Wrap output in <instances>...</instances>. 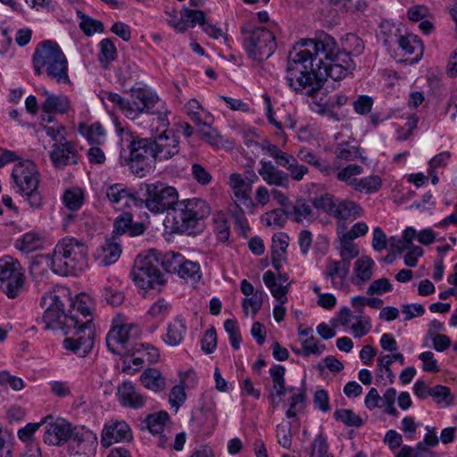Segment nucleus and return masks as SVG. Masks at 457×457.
Segmentation results:
<instances>
[{"label": "nucleus", "instance_id": "59", "mask_svg": "<svg viewBox=\"0 0 457 457\" xmlns=\"http://www.w3.org/2000/svg\"><path fill=\"white\" fill-rule=\"evenodd\" d=\"M182 15L183 19L186 21V24L191 27H195L196 24L202 26L205 22L204 13L200 10L185 8L182 12Z\"/></svg>", "mask_w": 457, "mask_h": 457}, {"label": "nucleus", "instance_id": "36", "mask_svg": "<svg viewBox=\"0 0 457 457\" xmlns=\"http://www.w3.org/2000/svg\"><path fill=\"white\" fill-rule=\"evenodd\" d=\"M361 212L362 208L358 204L349 200H342L337 202L334 217L337 219L346 220L351 217H359Z\"/></svg>", "mask_w": 457, "mask_h": 457}, {"label": "nucleus", "instance_id": "29", "mask_svg": "<svg viewBox=\"0 0 457 457\" xmlns=\"http://www.w3.org/2000/svg\"><path fill=\"white\" fill-rule=\"evenodd\" d=\"M187 113L190 120L197 125H207L213 121L212 115L204 111L196 99H191L186 105Z\"/></svg>", "mask_w": 457, "mask_h": 457}, {"label": "nucleus", "instance_id": "25", "mask_svg": "<svg viewBox=\"0 0 457 457\" xmlns=\"http://www.w3.org/2000/svg\"><path fill=\"white\" fill-rule=\"evenodd\" d=\"M121 403L131 408H140L145 404L144 397L136 390L131 382H124L118 389Z\"/></svg>", "mask_w": 457, "mask_h": 457}, {"label": "nucleus", "instance_id": "21", "mask_svg": "<svg viewBox=\"0 0 457 457\" xmlns=\"http://www.w3.org/2000/svg\"><path fill=\"white\" fill-rule=\"evenodd\" d=\"M260 164L258 173L268 185L288 188L290 180L287 172L278 169L271 162L261 161Z\"/></svg>", "mask_w": 457, "mask_h": 457}, {"label": "nucleus", "instance_id": "27", "mask_svg": "<svg viewBox=\"0 0 457 457\" xmlns=\"http://www.w3.org/2000/svg\"><path fill=\"white\" fill-rule=\"evenodd\" d=\"M398 46L404 54H415V60H419L423 54V44L418 36L408 34L402 35L398 38Z\"/></svg>", "mask_w": 457, "mask_h": 457}, {"label": "nucleus", "instance_id": "46", "mask_svg": "<svg viewBox=\"0 0 457 457\" xmlns=\"http://www.w3.org/2000/svg\"><path fill=\"white\" fill-rule=\"evenodd\" d=\"M100 62L104 67H107L109 63L114 61L117 57V50L113 42L110 38H104L100 42Z\"/></svg>", "mask_w": 457, "mask_h": 457}, {"label": "nucleus", "instance_id": "23", "mask_svg": "<svg viewBox=\"0 0 457 457\" xmlns=\"http://www.w3.org/2000/svg\"><path fill=\"white\" fill-rule=\"evenodd\" d=\"M46 100L41 105L44 112L66 113L70 109V100L63 95L50 94L46 89L42 90Z\"/></svg>", "mask_w": 457, "mask_h": 457}, {"label": "nucleus", "instance_id": "62", "mask_svg": "<svg viewBox=\"0 0 457 457\" xmlns=\"http://www.w3.org/2000/svg\"><path fill=\"white\" fill-rule=\"evenodd\" d=\"M393 289L392 284L389 279L382 278L374 280L367 290L368 295H382Z\"/></svg>", "mask_w": 457, "mask_h": 457}, {"label": "nucleus", "instance_id": "55", "mask_svg": "<svg viewBox=\"0 0 457 457\" xmlns=\"http://www.w3.org/2000/svg\"><path fill=\"white\" fill-rule=\"evenodd\" d=\"M197 133L201 139L212 145L218 146L222 142L221 137L215 129L211 127V123L203 125V127L198 129Z\"/></svg>", "mask_w": 457, "mask_h": 457}, {"label": "nucleus", "instance_id": "45", "mask_svg": "<svg viewBox=\"0 0 457 457\" xmlns=\"http://www.w3.org/2000/svg\"><path fill=\"white\" fill-rule=\"evenodd\" d=\"M334 418L348 427H361L362 419L350 409H340L334 412Z\"/></svg>", "mask_w": 457, "mask_h": 457}, {"label": "nucleus", "instance_id": "39", "mask_svg": "<svg viewBox=\"0 0 457 457\" xmlns=\"http://www.w3.org/2000/svg\"><path fill=\"white\" fill-rule=\"evenodd\" d=\"M169 418V414L166 411H159L157 413L149 414L144 422L153 435H157L165 431V426Z\"/></svg>", "mask_w": 457, "mask_h": 457}, {"label": "nucleus", "instance_id": "4", "mask_svg": "<svg viewBox=\"0 0 457 457\" xmlns=\"http://www.w3.org/2000/svg\"><path fill=\"white\" fill-rule=\"evenodd\" d=\"M210 213V206L201 198L179 201L173 210L169 212L172 221L171 229L175 233H191L198 222L208 217Z\"/></svg>", "mask_w": 457, "mask_h": 457}, {"label": "nucleus", "instance_id": "51", "mask_svg": "<svg viewBox=\"0 0 457 457\" xmlns=\"http://www.w3.org/2000/svg\"><path fill=\"white\" fill-rule=\"evenodd\" d=\"M12 433L0 423V457L12 456Z\"/></svg>", "mask_w": 457, "mask_h": 457}, {"label": "nucleus", "instance_id": "7", "mask_svg": "<svg viewBox=\"0 0 457 457\" xmlns=\"http://www.w3.org/2000/svg\"><path fill=\"white\" fill-rule=\"evenodd\" d=\"M129 154L121 152L120 163L139 178L145 175L150 167V159L154 161V148L152 138H133L129 145Z\"/></svg>", "mask_w": 457, "mask_h": 457}, {"label": "nucleus", "instance_id": "30", "mask_svg": "<svg viewBox=\"0 0 457 457\" xmlns=\"http://www.w3.org/2000/svg\"><path fill=\"white\" fill-rule=\"evenodd\" d=\"M187 326L181 319H175L168 325L164 341L171 346L179 345L184 339Z\"/></svg>", "mask_w": 457, "mask_h": 457}, {"label": "nucleus", "instance_id": "28", "mask_svg": "<svg viewBox=\"0 0 457 457\" xmlns=\"http://www.w3.org/2000/svg\"><path fill=\"white\" fill-rule=\"evenodd\" d=\"M263 282L278 303H285L287 301L286 295L288 291L289 284L283 285L278 282L274 272L271 270H268L263 274Z\"/></svg>", "mask_w": 457, "mask_h": 457}, {"label": "nucleus", "instance_id": "33", "mask_svg": "<svg viewBox=\"0 0 457 457\" xmlns=\"http://www.w3.org/2000/svg\"><path fill=\"white\" fill-rule=\"evenodd\" d=\"M121 253V247L117 237L114 236L106 240L102 246V260L104 265H111L118 261Z\"/></svg>", "mask_w": 457, "mask_h": 457}, {"label": "nucleus", "instance_id": "53", "mask_svg": "<svg viewBox=\"0 0 457 457\" xmlns=\"http://www.w3.org/2000/svg\"><path fill=\"white\" fill-rule=\"evenodd\" d=\"M73 441L77 443L78 453L83 454H87L94 452L97 445L96 437L93 436L92 435L82 436H76Z\"/></svg>", "mask_w": 457, "mask_h": 457}, {"label": "nucleus", "instance_id": "18", "mask_svg": "<svg viewBox=\"0 0 457 457\" xmlns=\"http://www.w3.org/2000/svg\"><path fill=\"white\" fill-rule=\"evenodd\" d=\"M344 64H330L324 62L322 65H316L318 75L321 73L320 84L323 87L324 82L328 78L337 81L345 78L350 72L355 69V64L351 57L344 55L342 57Z\"/></svg>", "mask_w": 457, "mask_h": 457}, {"label": "nucleus", "instance_id": "41", "mask_svg": "<svg viewBox=\"0 0 457 457\" xmlns=\"http://www.w3.org/2000/svg\"><path fill=\"white\" fill-rule=\"evenodd\" d=\"M374 262L369 256H362L354 262V274L361 281H368L372 277Z\"/></svg>", "mask_w": 457, "mask_h": 457}, {"label": "nucleus", "instance_id": "3", "mask_svg": "<svg viewBox=\"0 0 457 457\" xmlns=\"http://www.w3.org/2000/svg\"><path fill=\"white\" fill-rule=\"evenodd\" d=\"M87 247L76 238H63L56 245L51 257L54 273L78 275L87 266Z\"/></svg>", "mask_w": 457, "mask_h": 457}, {"label": "nucleus", "instance_id": "48", "mask_svg": "<svg viewBox=\"0 0 457 457\" xmlns=\"http://www.w3.org/2000/svg\"><path fill=\"white\" fill-rule=\"evenodd\" d=\"M364 45L362 40L354 34H348L343 41V50L348 55L357 56L362 53Z\"/></svg>", "mask_w": 457, "mask_h": 457}, {"label": "nucleus", "instance_id": "31", "mask_svg": "<svg viewBox=\"0 0 457 457\" xmlns=\"http://www.w3.org/2000/svg\"><path fill=\"white\" fill-rule=\"evenodd\" d=\"M298 161H302L309 165L315 167L317 170L326 175H329L332 168L324 161H322L317 154L307 148H301L296 153Z\"/></svg>", "mask_w": 457, "mask_h": 457}, {"label": "nucleus", "instance_id": "44", "mask_svg": "<svg viewBox=\"0 0 457 457\" xmlns=\"http://www.w3.org/2000/svg\"><path fill=\"white\" fill-rule=\"evenodd\" d=\"M363 172V168L357 164H349L346 167L339 170L337 173V180L346 183L352 188L355 184L357 178L355 176L361 175Z\"/></svg>", "mask_w": 457, "mask_h": 457}, {"label": "nucleus", "instance_id": "49", "mask_svg": "<svg viewBox=\"0 0 457 457\" xmlns=\"http://www.w3.org/2000/svg\"><path fill=\"white\" fill-rule=\"evenodd\" d=\"M288 217V211L286 212L282 209H275L270 212H266L262 218V220L264 222L267 226H278V227H283L285 222L287 221V219Z\"/></svg>", "mask_w": 457, "mask_h": 457}, {"label": "nucleus", "instance_id": "8", "mask_svg": "<svg viewBox=\"0 0 457 457\" xmlns=\"http://www.w3.org/2000/svg\"><path fill=\"white\" fill-rule=\"evenodd\" d=\"M140 337V329L135 324H116L106 335V346L113 354L120 356L133 355L138 352L137 340Z\"/></svg>", "mask_w": 457, "mask_h": 457}, {"label": "nucleus", "instance_id": "32", "mask_svg": "<svg viewBox=\"0 0 457 457\" xmlns=\"http://www.w3.org/2000/svg\"><path fill=\"white\" fill-rule=\"evenodd\" d=\"M140 380L145 387L154 392L162 391L165 388V379L161 371L156 369L145 370L142 373Z\"/></svg>", "mask_w": 457, "mask_h": 457}, {"label": "nucleus", "instance_id": "26", "mask_svg": "<svg viewBox=\"0 0 457 457\" xmlns=\"http://www.w3.org/2000/svg\"><path fill=\"white\" fill-rule=\"evenodd\" d=\"M130 102H135L140 107L142 112L154 113V112H152V109L160 102V99L157 96L146 90L137 88L132 89Z\"/></svg>", "mask_w": 457, "mask_h": 457}, {"label": "nucleus", "instance_id": "15", "mask_svg": "<svg viewBox=\"0 0 457 457\" xmlns=\"http://www.w3.org/2000/svg\"><path fill=\"white\" fill-rule=\"evenodd\" d=\"M45 425L43 440L50 445H61L68 442L72 430L71 424L64 419H54L49 415L42 420Z\"/></svg>", "mask_w": 457, "mask_h": 457}, {"label": "nucleus", "instance_id": "50", "mask_svg": "<svg viewBox=\"0 0 457 457\" xmlns=\"http://www.w3.org/2000/svg\"><path fill=\"white\" fill-rule=\"evenodd\" d=\"M78 13L81 18L79 27L87 36H92L95 33L104 31V24L102 21L94 20L80 12Z\"/></svg>", "mask_w": 457, "mask_h": 457}, {"label": "nucleus", "instance_id": "61", "mask_svg": "<svg viewBox=\"0 0 457 457\" xmlns=\"http://www.w3.org/2000/svg\"><path fill=\"white\" fill-rule=\"evenodd\" d=\"M132 223V215L129 212H124L119 216L113 224V233L116 236L124 234L130 228Z\"/></svg>", "mask_w": 457, "mask_h": 457}, {"label": "nucleus", "instance_id": "22", "mask_svg": "<svg viewBox=\"0 0 457 457\" xmlns=\"http://www.w3.org/2000/svg\"><path fill=\"white\" fill-rule=\"evenodd\" d=\"M350 264L347 261H328L326 264L324 277L331 279L332 287L336 289H341L345 284V279L349 274Z\"/></svg>", "mask_w": 457, "mask_h": 457}, {"label": "nucleus", "instance_id": "1", "mask_svg": "<svg viewBox=\"0 0 457 457\" xmlns=\"http://www.w3.org/2000/svg\"><path fill=\"white\" fill-rule=\"evenodd\" d=\"M40 304L46 308L42 317L45 329L60 330L63 334H71L63 341L67 350L79 357H85L93 348L95 341V325L90 320H79L77 314L64 312L61 295L55 292L45 294Z\"/></svg>", "mask_w": 457, "mask_h": 457}, {"label": "nucleus", "instance_id": "40", "mask_svg": "<svg viewBox=\"0 0 457 457\" xmlns=\"http://www.w3.org/2000/svg\"><path fill=\"white\" fill-rule=\"evenodd\" d=\"M312 214V208L303 198L297 199L293 205L292 211H288L289 219L297 223L309 219Z\"/></svg>", "mask_w": 457, "mask_h": 457}, {"label": "nucleus", "instance_id": "6", "mask_svg": "<svg viewBox=\"0 0 457 457\" xmlns=\"http://www.w3.org/2000/svg\"><path fill=\"white\" fill-rule=\"evenodd\" d=\"M243 45L248 56L256 62L268 59L276 50L274 34L263 28L245 24L241 28Z\"/></svg>", "mask_w": 457, "mask_h": 457}, {"label": "nucleus", "instance_id": "11", "mask_svg": "<svg viewBox=\"0 0 457 457\" xmlns=\"http://www.w3.org/2000/svg\"><path fill=\"white\" fill-rule=\"evenodd\" d=\"M303 46H309L315 51L318 59L316 65H322L324 62L330 64H344L342 57L348 56L344 50H338L335 39L326 33H320L315 38L304 39ZM349 57L351 56L349 55Z\"/></svg>", "mask_w": 457, "mask_h": 457}, {"label": "nucleus", "instance_id": "34", "mask_svg": "<svg viewBox=\"0 0 457 457\" xmlns=\"http://www.w3.org/2000/svg\"><path fill=\"white\" fill-rule=\"evenodd\" d=\"M41 236L37 232H28L15 242V247L23 253H31L41 248Z\"/></svg>", "mask_w": 457, "mask_h": 457}, {"label": "nucleus", "instance_id": "38", "mask_svg": "<svg viewBox=\"0 0 457 457\" xmlns=\"http://www.w3.org/2000/svg\"><path fill=\"white\" fill-rule=\"evenodd\" d=\"M177 274L179 278L192 283L197 282L202 277L198 262L186 260L185 258L181 262V266Z\"/></svg>", "mask_w": 457, "mask_h": 457}, {"label": "nucleus", "instance_id": "24", "mask_svg": "<svg viewBox=\"0 0 457 457\" xmlns=\"http://www.w3.org/2000/svg\"><path fill=\"white\" fill-rule=\"evenodd\" d=\"M149 252L156 257L157 266L161 265L166 272L177 274L179 267L181 266V262L184 259L182 254L171 251L162 253L154 249Z\"/></svg>", "mask_w": 457, "mask_h": 457}, {"label": "nucleus", "instance_id": "57", "mask_svg": "<svg viewBox=\"0 0 457 457\" xmlns=\"http://www.w3.org/2000/svg\"><path fill=\"white\" fill-rule=\"evenodd\" d=\"M263 301V293L262 291H255L251 297L245 298L242 303L245 314H248V309L251 308L253 314L262 308Z\"/></svg>", "mask_w": 457, "mask_h": 457}, {"label": "nucleus", "instance_id": "10", "mask_svg": "<svg viewBox=\"0 0 457 457\" xmlns=\"http://www.w3.org/2000/svg\"><path fill=\"white\" fill-rule=\"evenodd\" d=\"M179 202V193L173 187L162 183L145 184V204L153 213L172 211Z\"/></svg>", "mask_w": 457, "mask_h": 457}, {"label": "nucleus", "instance_id": "17", "mask_svg": "<svg viewBox=\"0 0 457 457\" xmlns=\"http://www.w3.org/2000/svg\"><path fill=\"white\" fill-rule=\"evenodd\" d=\"M49 156L55 169L63 170L66 166L78 163L79 153L72 141L64 140L53 144Z\"/></svg>", "mask_w": 457, "mask_h": 457}, {"label": "nucleus", "instance_id": "35", "mask_svg": "<svg viewBox=\"0 0 457 457\" xmlns=\"http://www.w3.org/2000/svg\"><path fill=\"white\" fill-rule=\"evenodd\" d=\"M79 131L87 139L90 145H99L104 142V129L98 122L91 126L80 124Z\"/></svg>", "mask_w": 457, "mask_h": 457}, {"label": "nucleus", "instance_id": "16", "mask_svg": "<svg viewBox=\"0 0 457 457\" xmlns=\"http://www.w3.org/2000/svg\"><path fill=\"white\" fill-rule=\"evenodd\" d=\"M154 161H167L179 152V140L178 136L171 129H164L154 139Z\"/></svg>", "mask_w": 457, "mask_h": 457}, {"label": "nucleus", "instance_id": "43", "mask_svg": "<svg viewBox=\"0 0 457 457\" xmlns=\"http://www.w3.org/2000/svg\"><path fill=\"white\" fill-rule=\"evenodd\" d=\"M353 238L347 236L345 233L340 237V256L342 261L351 262V260L359 255V249L356 245L353 243Z\"/></svg>", "mask_w": 457, "mask_h": 457}, {"label": "nucleus", "instance_id": "19", "mask_svg": "<svg viewBox=\"0 0 457 457\" xmlns=\"http://www.w3.org/2000/svg\"><path fill=\"white\" fill-rule=\"evenodd\" d=\"M132 439V433L129 426L125 421H110L105 424L101 436L103 446L109 447L112 445Z\"/></svg>", "mask_w": 457, "mask_h": 457}, {"label": "nucleus", "instance_id": "47", "mask_svg": "<svg viewBox=\"0 0 457 457\" xmlns=\"http://www.w3.org/2000/svg\"><path fill=\"white\" fill-rule=\"evenodd\" d=\"M337 202L330 194H325L312 200V206L334 217Z\"/></svg>", "mask_w": 457, "mask_h": 457}, {"label": "nucleus", "instance_id": "9", "mask_svg": "<svg viewBox=\"0 0 457 457\" xmlns=\"http://www.w3.org/2000/svg\"><path fill=\"white\" fill-rule=\"evenodd\" d=\"M156 262V257L150 252L144 256H137L131 271L132 279L137 287L149 290L165 283Z\"/></svg>", "mask_w": 457, "mask_h": 457}, {"label": "nucleus", "instance_id": "42", "mask_svg": "<svg viewBox=\"0 0 457 457\" xmlns=\"http://www.w3.org/2000/svg\"><path fill=\"white\" fill-rule=\"evenodd\" d=\"M62 200L69 210L77 211L84 204V192L79 187L67 189L63 194Z\"/></svg>", "mask_w": 457, "mask_h": 457}, {"label": "nucleus", "instance_id": "5", "mask_svg": "<svg viewBox=\"0 0 457 457\" xmlns=\"http://www.w3.org/2000/svg\"><path fill=\"white\" fill-rule=\"evenodd\" d=\"M12 179L19 193L32 209H39L43 198L38 191L39 173L31 161H24L14 165Z\"/></svg>", "mask_w": 457, "mask_h": 457}, {"label": "nucleus", "instance_id": "56", "mask_svg": "<svg viewBox=\"0 0 457 457\" xmlns=\"http://www.w3.org/2000/svg\"><path fill=\"white\" fill-rule=\"evenodd\" d=\"M105 195L112 204H119L120 200L129 195L126 187L122 184H114L107 187Z\"/></svg>", "mask_w": 457, "mask_h": 457}, {"label": "nucleus", "instance_id": "58", "mask_svg": "<svg viewBox=\"0 0 457 457\" xmlns=\"http://www.w3.org/2000/svg\"><path fill=\"white\" fill-rule=\"evenodd\" d=\"M278 443L286 449H290L292 445V433L290 424H278L277 426Z\"/></svg>", "mask_w": 457, "mask_h": 457}, {"label": "nucleus", "instance_id": "2", "mask_svg": "<svg viewBox=\"0 0 457 457\" xmlns=\"http://www.w3.org/2000/svg\"><path fill=\"white\" fill-rule=\"evenodd\" d=\"M33 64L37 75H41L45 70L46 75L56 83H71L68 60L56 42L45 40L40 43L35 50Z\"/></svg>", "mask_w": 457, "mask_h": 457}, {"label": "nucleus", "instance_id": "37", "mask_svg": "<svg viewBox=\"0 0 457 457\" xmlns=\"http://www.w3.org/2000/svg\"><path fill=\"white\" fill-rule=\"evenodd\" d=\"M353 189L359 193L373 194L378 192L382 187V179L378 175H371L354 181Z\"/></svg>", "mask_w": 457, "mask_h": 457}, {"label": "nucleus", "instance_id": "12", "mask_svg": "<svg viewBox=\"0 0 457 457\" xmlns=\"http://www.w3.org/2000/svg\"><path fill=\"white\" fill-rule=\"evenodd\" d=\"M0 281L2 291L9 298H15L19 295L24 283V276L17 260L8 255L0 259Z\"/></svg>", "mask_w": 457, "mask_h": 457}, {"label": "nucleus", "instance_id": "13", "mask_svg": "<svg viewBox=\"0 0 457 457\" xmlns=\"http://www.w3.org/2000/svg\"><path fill=\"white\" fill-rule=\"evenodd\" d=\"M294 75V72H286V80L287 86L295 93L314 97L321 89L320 79L321 73L318 75L317 69H315V72H300L295 77Z\"/></svg>", "mask_w": 457, "mask_h": 457}, {"label": "nucleus", "instance_id": "52", "mask_svg": "<svg viewBox=\"0 0 457 457\" xmlns=\"http://www.w3.org/2000/svg\"><path fill=\"white\" fill-rule=\"evenodd\" d=\"M337 157L345 161H353L360 155L359 148L348 142H342L336 148Z\"/></svg>", "mask_w": 457, "mask_h": 457}, {"label": "nucleus", "instance_id": "64", "mask_svg": "<svg viewBox=\"0 0 457 457\" xmlns=\"http://www.w3.org/2000/svg\"><path fill=\"white\" fill-rule=\"evenodd\" d=\"M193 178L201 185H208L212 181V175L207 170L199 163H194L191 167Z\"/></svg>", "mask_w": 457, "mask_h": 457}, {"label": "nucleus", "instance_id": "14", "mask_svg": "<svg viewBox=\"0 0 457 457\" xmlns=\"http://www.w3.org/2000/svg\"><path fill=\"white\" fill-rule=\"evenodd\" d=\"M303 41L302 40V42ZM302 46H303V43H301V46H294L288 54L286 72H294V77L300 74V72H315L316 63L318 62L315 51L312 53L311 47L307 46V49H302Z\"/></svg>", "mask_w": 457, "mask_h": 457}, {"label": "nucleus", "instance_id": "60", "mask_svg": "<svg viewBox=\"0 0 457 457\" xmlns=\"http://www.w3.org/2000/svg\"><path fill=\"white\" fill-rule=\"evenodd\" d=\"M328 443L326 437L319 434L312 445L311 457H326L328 453Z\"/></svg>", "mask_w": 457, "mask_h": 457}, {"label": "nucleus", "instance_id": "63", "mask_svg": "<svg viewBox=\"0 0 457 457\" xmlns=\"http://www.w3.org/2000/svg\"><path fill=\"white\" fill-rule=\"evenodd\" d=\"M217 346V334L212 327L207 329L202 338V349L206 353H212Z\"/></svg>", "mask_w": 457, "mask_h": 457}, {"label": "nucleus", "instance_id": "54", "mask_svg": "<svg viewBox=\"0 0 457 457\" xmlns=\"http://www.w3.org/2000/svg\"><path fill=\"white\" fill-rule=\"evenodd\" d=\"M171 304L164 298L158 299L149 309L148 313L154 319L162 320L170 312Z\"/></svg>", "mask_w": 457, "mask_h": 457}, {"label": "nucleus", "instance_id": "20", "mask_svg": "<svg viewBox=\"0 0 457 457\" xmlns=\"http://www.w3.org/2000/svg\"><path fill=\"white\" fill-rule=\"evenodd\" d=\"M252 181H246L243 175L239 173H232L228 179V186L233 192L236 200V208H238V204H243L247 208H253V203L251 198L250 193L252 190Z\"/></svg>", "mask_w": 457, "mask_h": 457}]
</instances>
